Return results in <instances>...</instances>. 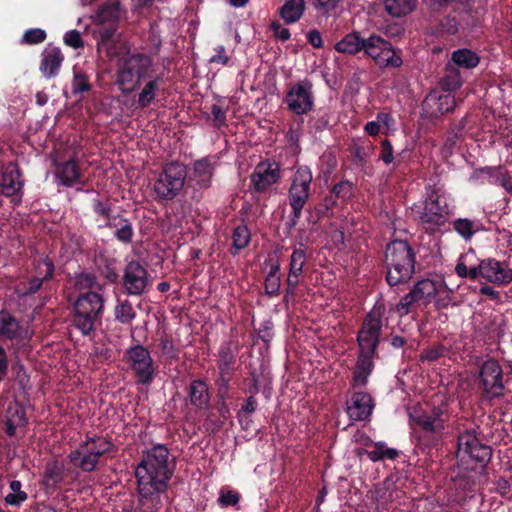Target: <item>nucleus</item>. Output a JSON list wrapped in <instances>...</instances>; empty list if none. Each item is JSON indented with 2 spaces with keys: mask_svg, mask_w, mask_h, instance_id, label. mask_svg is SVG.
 I'll return each instance as SVG.
<instances>
[{
  "mask_svg": "<svg viewBox=\"0 0 512 512\" xmlns=\"http://www.w3.org/2000/svg\"><path fill=\"white\" fill-rule=\"evenodd\" d=\"M256 409V401L253 397H249L246 403L242 406L241 412L239 413V417L241 418L243 413L250 414L254 412Z\"/></svg>",
  "mask_w": 512,
  "mask_h": 512,
  "instance_id": "0e129e2a",
  "label": "nucleus"
},
{
  "mask_svg": "<svg viewBox=\"0 0 512 512\" xmlns=\"http://www.w3.org/2000/svg\"><path fill=\"white\" fill-rule=\"evenodd\" d=\"M450 213L448 195L441 189H433L424 201L419 219L427 230L434 231L445 224Z\"/></svg>",
  "mask_w": 512,
  "mask_h": 512,
  "instance_id": "423d86ee",
  "label": "nucleus"
},
{
  "mask_svg": "<svg viewBox=\"0 0 512 512\" xmlns=\"http://www.w3.org/2000/svg\"><path fill=\"white\" fill-rule=\"evenodd\" d=\"M226 50L223 45H219L215 48V54L211 56L209 62L212 64H219L226 66L229 64V57L225 54Z\"/></svg>",
  "mask_w": 512,
  "mask_h": 512,
  "instance_id": "8fccbe9b",
  "label": "nucleus"
},
{
  "mask_svg": "<svg viewBox=\"0 0 512 512\" xmlns=\"http://www.w3.org/2000/svg\"><path fill=\"white\" fill-rule=\"evenodd\" d=\"M8 371V360L4 348L0 345V381L6 376Z\"/></svg>",
  "mask_w": 512,
  "mask_h": 512,
  "instance_id": "680f3d73",
  "label": "nucleus"
},
{
  "mask_svg": "<svg viewBox=\"0 0 512 512\" xmlns=\"http://www.w3.org/2000/svg\"><path fill=\"white\" fill-rule=\"evenodd\" d=\"M46 32L40 28H32L27 30L23 37L22 43L25 44H38L45 40Z\"/></svg>",
  "mask_w": 512,
  "mask_h": 512,
  "instance_id": "c03bdc74",
  "label": "nucleus"
},
{
  "mask_svg": "<svg viewBox=\"0 0 512 512\" xmlns=\"http://www.w3.org/2000/svg\"><path fill=\"white\" fill-rule=\"evenodd\" d=\"M458 25L455 18H447L441 22V29L448 34H454L458 31Z\"/></svg>",
  "mask_w": 512,
  "mask_h": 512,
  "instance_id": "6e6d98bb",
  "label": "nucleus"
},
{
  "mask_svg": "<svg viewBox=\"0 0 512 512\" xmlns=\"http://www.w3.org/2000/svg\"><path fill=\"white\" fill-rule=\"evenodd\" d=\"M132 234V227L127 221H124L122 226L115 231L116 237L123 242L130 241Z\"/></svg>",
  "mask_w": 512,
  "mask_h": 512,
  "instance_id": "603ef678",
  "label": "nucleus"
},
{
  "mask_svg": "<svg viewBox=\"0 0 512 512\" xmlns=\"http://www.w3.org/2000/svg\"><path fill=\"white\" fill-rule=\"evenodd\" d=\"M218 501L221 506H233L238 503L239 495L232 490L222 489Z\"/></svg>",
  "mask_w": 512,
  "mask_h": 512,
  "instance_id": "09e8293b",
  "label": "nucleus"
},
{
  "mask_svg": "<svg viewBox=\"0 0 512 512\" xmlns=\"http://www.w3.org/2000/svg\"><path fill=\"white\" fill-rule=\"evenodd\" d=\"M363 52L381 68L399 67L402 64L401 57L395 52L391 43L376 34L364 39Z\"/></svg>",
  "mask_w": 512,
  "mask_h": 512,
  "instance_id": "1a4fd4ad",
  "label": "nucleus"
},
{
  "mask_svg": "<svg viewBox=\"0 0 512 512\" xmlns=\"http://www.w3.org/2000/svg\"><path fill=\"white\" fill-rule=\"evenodd\" d=\"M115 316L122 323H130L135 318V312L128 302H121L115 308Z\"/></svg>",
  "mask_w": 512,
  "mask_h": 512,
  "instance_id": "79ce46f5",
  "label": "nucleus"
},
{
  "mask_svg": "<svg viewBox=\"0 0 512 512\" xmlns=\"http://www.w3.org/2000/svg\"><path fill=\"white\" fill-rule=\"evenodd\" d=\"M454 107V96L448 92H431L423 101V110L429 117H438L451 111Z\"/></svg>",
  "mask_w": 512,
  "mask_h": 512,
  "instance_id": "f3484780",
  "label": "nucleus"
},
{
  "mask_svg": "<svg viewBox=\"0 0 512 512\" xmlns=\"http://www.w3.org/2000/svg\"><path fill=\"white\" fill-rule=\"evenodd\" d=\"M491 454V448L480 443L472 432L462 433L458 437L456 456L461 462L484 465L490 460Z\"/></svg>",
  "mask_w": 512,
  "mask_h": 512,
  "instance_id": "9d476101",
  "label": "nucleus"
},
{
  "mask_svg": "<svg viewBox=\"0 0 512 512\" xmlns=\"http://www.w3.org/2000/svg\"><path fill=\"white\" fill-rule=\"evenodd\" d=\"M72 89L74 93H83L90 90L88 77L81 71H74Z\"/></svg>",
  "mask_w": 512,
  "mask_h": 512,
  "instance_id": "37998d69",
  "label": "nucleus"
},
{
  "mask_svg": "<svg viewBox=\"0 0 512 512\" xmlns=\"http://www.w3.org/2000/svg\"><path fill=\"white\" fill-rule=\"evenodd\" d=\"M306 262V253L302 249H295L290 259V270L287 283L290 288H295L299 282V276L302 273L303 266Z\"/></svg>",
  "mask_w": 512,
  "mask_h": 512,
  "instance_id": "393cba45",
  "label": "nucleus"
},
{
  "mask_svg": "<svg viewBox=\"0 0 512 512\" xmlns=\"http://www.w3.org/2000/svg\"><path fill=\"white\" fill-rule=\"evenodd\" d=\"M185 179V166L176 162L169 163L155 178L153 192L159 200H172L183 189Z\"/></svg>",
  "mask_w": 512,
  "mask_h": 512,
  "instance_id": "0eeeda50",
  "label": "nucleus"
},
{
  "mask_svg": "<svg viewBox=\"0 0 512 512\" xmlns=\"http://www.w3.org/2000/svg\"><path fill=\"white\" fill-rule=\"evenodd\" d=\"M62 61L63 56L58 48H46L42 54L40 70L45 77H54L58 74Z\"/></svg>",
  "mask_w": 512,
  "mask_h": 512,
  "instance_id": "5701e85b",
  "label": "nucleus"
},
{
  "mask_svg": "<svg viewBox=\"0 0 512 512\" xmlns=\"http://www.w3.org/2000/svg\"><path fill=\"white\" fill-rule=\"evenodd\" d=\"M211 113L217 125H223L226 119L225 110L219 105H213Z\"/></svg>",
  "mask_w": 512,
  "mask_h": 512,
  "instance_id": "4d7b16f0",
  "label": "nucleus"
},
{
  "mask_svg": "<svg viewBox=\"0 0 512 512\" xmlns=\"http://www.w3.org/2000/svg\"><path fill=\"white\" fill-rule=\"evenodd\" d=\"M502 368L495 360L485 361L480 371V381L484 392L490 397L500 396L504 390Z\"/></svg>",
  "mask_w": 512,
  "mask_h": 512,
  "instance_id": "2eb2a0df",
  "label": "nucleus"
},
{
  "mask_svg": "<svg viewBox=\"0 0 512 512\" xmlns=\"http://www.w3.org/2000/svg\"><path fill=\"white\" fill-rule=\"evenodd\" d=\"M453 62L463 68H473L479 63L478 56L469 49H459L452 54Z\"/></svg>",
  "mask_w": 512,
  "mask_h": 512,
  "instance_id": "f704fd0d",
  "label": "nucleus"
},
{
  "mask_svg": "<svg viewBox=\"0 0 512 512\" xmlns=\"http://www.w3.org/2000/svg\"><path fill=\"white\" fill-rule=\"evenodd\" d=\"M22 188L20 173L16 165L10 163L3 168L0 175V193L5 196H15Z\"/></svg>",
  "mask_w": 512,
  "mask_h": 512,
  "instance_id": "412c9836",
  "label": "nucleus"
},
{
  "mask_svg": "<svg viewBox=\"0 0 512 512\" xmlns=\"http://www.w3.org/2000/svg\"><path fill=\"white\" fill-rule=\"evenodd\" d=\"M114 30L113 29H106L101 32V40L98 43V46L105 47L107 46V54L109 57H113L115 55L110 45V39L113 36Z\"/></svg>",
  "mask_w": 512,
  "mask_h": 512,
  "instance_id": "3c124183",
  "label": "nucleus"
},
{
  "mask_svg": "<svg viewBox=\"0 0 512 512\" xmlns=\"http://www.w3.org/2000/svg\"><path fill=\"white\" fill-rule=\"evenodd\" d=\"M279 178V166L275 162H260L252 175V182L258 191L266 190L270 185L277 182Z\"/></svg>",
  "mask_w": 512,
  "mask_h": 512,
  "instance_id": "a211bd4d",
  "label": "nucleus"
},
{
  "mask_svg": "<svg viewBox=\"0 0 512 512\" xmlns=\"http://www.w3.org/2000/svg\"><path fill=\"white\" fill-rule=\"evenodd\" d=\"M28 498L27 493L22 489L19 480H12L9 484V492L5 495L4 501L7 505L18 507Z\"/></svg>",
  "mask_w": 512,
  "mask_h": 512,
  "instance_id": "c756f323",
  "label": "nucleus"
},
{
  "mask_svg": "<svg viewBox=\"0 0 512 512\" xmlns=\"http://www.w3.org/2000/svg\"><path fill=\"white\" fill-rule=\"evenodd\" d=\"M55 176L58 182L64 186H72L81 182L79 168L74 159L58 164Z\"/></svg>",
  "mask_w": 512,
  "mask_h": 512,
  "instance_id": "b1692460",
  "label": "nucleus"
},
{
  "mask_svg": "<svg viewBox=\"0 0 512 512\" xmlns=\"http://www.w3.org/2000/svg\"><path fill=\"white\" fill-rule=\"evenodd\" d=\"M509 487H510V483L508 480L504 479V478H499L497 481H496V489L498 490V492H500L502 495H505L508 493V490H509Z\"/></svg>",
  "mask_w": 512,
  "mask_h": 512,
  "instance_id": "338daca9",
  "label": "nucleus"
},
{
  "mask_svg": "<svg viewBox=\"0 0 512 512\" xmlns=\"http://www.w3.org/2000/svg\"><path fill=\"white\" fill-rule=\"evenodd\" d=\"M461 85V79L458 74L454 73L451 75H448L443 80V86L447 91L454 90Z\"/></svg>",
  "mask_w": 512,
  "mask_h": 512,
  "instance_id": "864d4df0",
  "label": "nucleus"
},
{
  "mask_svg": "<svg viewBox=\"0 0 512 512\" xmlns=\"http://www.w3.org/2000/svg\"><path fill=\"white\" fill-rule=\"evenodd\" d=\"M364 39L360 33L352 32L343 37L335 44V49L340 53L356 54L363 51Z\"/></svg>",
  "mask_w": 512,
  "mask_h": 512,
  "instance_id": "a878e982",
  "label": "nucleus"
},
{
  "mask_svg": "<svg viewBox=\"0 0 512 512\" xmlns=\"http://www.w3.org/2000/svg\"><path fill=\"white\" fill-rule=\"evenodd\" d=\"M174 471V459L166 446L157 444L148 449L135 470L141 512H157L160 494L167 488Z\"/></svg>",
  "mask_w": 512,
  "mask_h": 512,
  "instance_id": "f257e3e1",
  "label": "nucleus"
},
{
  "mask_svg": "<svg viewBox=\"0 0 512 512\" xmlns=\"http://www.w3.org/2000/svg\"><path fill=\"white\" fill-rule=\"evenodd\" d=\"M312 173L306 166L299 167L292 179L289 189V204L295 219L301 215V211L309 197Z\"/></svg>",
  "mask_w": 512,
  "mask_h": 512,
  "instance_id": "9b49d317",
  "label": "nucleus"
},
{
  "mask_svg": "<svg viewBox=\"0 0 512 512\" xmlns=\"http://www.w3.org/2000/svg\"><path fill=\"white\" fill-rule=\"evenodd\" d=\"M347 413L352 421L367 420L374 408L371 396L364 392L353 393L346 403Z\"/></svg>",
  "mask_w": 512,
  "mask_h": 512,
  "instance_id": "dca6fc26",
  "label": "nucleus"
},
{
  "mask_svg": "<svg viewBox=\"0 0 512 512\" xmlns=\"http://www.w3.org/2000/svg\"><path fill=\"white\" fill-rule=\"evenodd\" d=\"M75 286L80 296L75 303L74 323L85 335L93 330L95 321L103 310V299L97 292L100 286L94 277L88 274H79L75 279Z\"/></svg>",
  "mask_w": 512,
  "mask_h": 512,
  "instance_id": "7ed1b4c3",
  "label": "nucleus"
},
{
  "mask_svg": "<svg viewBox=\"0 0 512 512\" xmlns=\"http://www.w3.org/2000/svg\"><path fill=\"white\" fill-rule=\"evenodd\" d=\"M64 43L74 49L84 46L80 33L77 30H70L63 37Z\"/></svg>",
  "mask_w": 512,
  "mask_h": 512,
  "instance_id": "de8ad7c7",
  "label": "nucleus"
},
{
  "mask_svg": "<svg viewBox=\"0 0 512 512\" xmlns=\"http://www.w3.org/2000/svg\"><path fill=\"white\" fill-rule=\"evenodd\" d=\"M307 39L315 48H321L323 46L322 37L318 30H310L307 34Z\"/></svg>",
  "mask_w": 512,
  "mask_h": 512,
  "instance_id": "13d9d810",
  "label": "nucleus"
},
{
  "mask_svg": "<svg viewBox=\"0 0 512 512\" xmlns=\"http://www.w3.org/2000/svg\"><path fill=\"white\" fill-rule=\"evenodd\" d=\"M124 285L129 294L142 293L147 285L146 271L137 262H130L125 270Z\"/></svg>",
  "mask_w": 512,
  "mask_h": 512,
  "instance_id": "aec40b11",
  "label": "nucleus"
},
{
  "mask_svg": "<svg viewBox=\"0 0 512 512\" xmlns=\"http://www.w3.org/2000/svg\"><path fill=\"white\" fill-rule=\"evenodd\" d=\"M412 291L418 300V304L425 305L432 300H435L439 307H444L448 304L449 291L442 279H423L414 286Z\"/></svg>",
  "mask_w": 512,
  "mask_h": 512,
  "instance_id": "ddd939ff",
  "label": "nucleus"
},
{
  "mask_svg": "<svg viewBox=\"0 0 512 512\" xmlns=\"http://www.w3.org/2000/svg\"><path fill=\"white\" fill-rule=\"evenodd\" d=\"M367 454L372 461L376 462L384 458L394 459L398 455V452L395 449L387 448L384 443L379 442L376 443L373 449L368 451Z\"/></svg>",
  "mask_w": 512,
  "mask_h": 512,
  "instance_id": "4c0bfd02",
  "label": "nucleus"
},
{
  "mask_svg": "<svg viewBox=\"0 0 512 512\" xmlns=\"http://www.w3.org/2000/svg\"><path fill=\"white\" fill-rule=\"evenodd\" d=\"M413 303H418V300L416 299L414 292L411 290L407 295H405L400 302L396 306V311L399 313V315H406L409 312L410 306Z\"/></svg>",
  "mask_w": 512,
  "mask_h": 512,
  "instance_id": "49530a36",
  "label": "nucleus"
},
{
  "mask_svg": "<svg viewBox=\"0 0 512 512\" xmlns=\"http://www.w3.org/2000/svg\"><path fill=\"white\" fill-rule=\"evenodd\" d=\"M159 87V79L154 78L148 80L137 96V105L141 108L149 106L156 96Z\"/></svg>",
  "mask_w": 512,
  "mask_h": 512,
  "instance_id": "7c9ffc66",
  "label": "nucleus"
},
{
  "mask_svg": "<svg viewBox=\"0 0 512 512\" xmlns=\"http://www.w3.org/2000/svg\"><path fill=\"white\" fill-rule=\"evenodd\" d=\"M39 276L33 278L28 283L23 284V287H18L17 292L21 296H25L31 293H35L42 285L43 280L49 279L53 274V265L48 259H43L38 263L37 266Z\"/></svg>",
  "mask_w": 512,
  "mask_h": 512,
  "instance_id": "4be33fe9",
  "label": "nucleus"
},
{
  "mask_svg": "<svg viewBox=\"0 0 512 512\" xmlns=\"http://www.w3.org/2000/svg\"><path fill=\"white\" fill-rule=\"evenodd\" d=\"M18 322L6 311H0V334L8 339L18 335Z\"/></svg>",
  "mask_w": 512,
  "mask_h": 512,
  "instance_id": "473e14b6",
  "label": "nucleus"
},
{
  "mask_svg": "<svg viewBox=\"0 0 512 512\" xmlns=\"http://www.w3.org/2000/svg\"><path fill=\"white\" fill-rule=\"evenodd\" d=\"M128 361L138 381L150 384L153 381L154 365L149 351L142 346L132 347L128 352Z\"/></svg>",
  "mask_w": 512,
  "mask_h": 512,
  "instance_id": "4468645a",
  "label": "nucleus"
},
{
  "mask_svg": "<svg viewBox=\"0 0 512 512\" xmlns=\"http://www.w3.org/2000/svg\"><path fill=\"white\" fill-rule=\"evenodd\" d=\"M233 248L238 251L245 248L250 241V233L246 226H238L233 232Z\"/></svg>",
  "mask_w": 512,
  "mask_h": 512,
  "instance_id": "a19ab883",
  "label": "nucleus"
},
{
  "mask_svg": "<svg viewBox=\"0 0 512 512\" xmlns=\"http://www.w3.org/2000/svg\"><path fill=\"white\" fill-rule=\"evenodd\" d=\"M191 402L198 406H205L209 401L207 385L202 381H194L190 386Z\"/></svg>",
  "mask_w": 512,
  "mask_h": 512,
  "instance_id": "72a5a7b5",
  "label": "nucleus"
},
{
  "mask_svg": "<svg viewBox=\"0 0 512 512\" xmlns=\"http://www.w3.org/2000/svg\"><path fill=\"white\" fill-rule=\"evenodd\" d=\"M445 349L440 346L429 347L420 354V361L434 362L445 355Z\"/></svg>",
  "mask_w": 512,
  "mask_h": 512,
  "instance_id": "a18cd8bd",
  "label": "nucleus"
},
{
  "mask_svg": "<svg viewBox=\"0 0 512 512\" xmlns=\"http://www.w3.org/2000/svg\"><path fill=\"white\" fill-rule=\"evenodd\" d=\"M482 277L495 284H508L512 282V269L503 266L495 259L481 261Z\"/></svg>",
  "mask_w": 512,
  "mask_h": 512,
  "instance_id": "6ab92c4d",
  "label": "nucleus"
},
{
  "mask_svg": "<svg viewBox=\"0 0 512 512\" xmlns=\"http://www.w3.org/2000/svg\"><path fill=\"white\" fill-rule=\"evenodd\" d=\"M376 121L378 122L380 128L384 127L387 130H392L394 128V120L388 113H378L376 116Z\"/></svg>",
  "mask_w": 512,
  "mask_h": 512,
  "instance_id": "5fc2aeb1",
  "label": "nucleus"
},
{
  "mask_svg": "<svg viewBox=\"0 0 512 512\" xmlns=\"http://www.w3.org/2000/svg\"><path fill=\"white\" fill-rule=\"evenodd\" d=\"M381 158L382 160L386 163V164H389L392 162L393 160V150H392V146L391 144L389 143V141L385 140L382 142V155H381Z\"/></svg>",
  "mask_w": 512,
  "mask_h": 512,
  "instance_id": "bf43d9fd",
  "label": "nucleus"
},
{
  "mask_svg": "<svg viewBox=\"0 0 512 512\" xmlns=\"http://www.w3.org/2000/svg\"><path fill=\"white\" fill-rule=\"evenodd\" d=\"M110 443L104 438H91L69 454L71 463L84 471L96 468L99 457L110 449Z\"/></svg>",
  "mask_w": 512,
  "mask_h": 512,
  "instance_id": "6e6552de",
  "label": "nucleus"
},
{
  "mask_svg": "<svg viewBox=\"0 0 512 512\" xmlns=\"http://www.w3.org/2000/svg\"><path fill=\"white\" fill-rule=\"evenodd\" d=\"M284 103L297 115L310 112L314 106L311 82L303 80L292 85L285 96Z\"/></svg>",
  "mask_w": 512,
  "mask_h": 512,
  "instance_id": "f8f14e48",
  "label": "nucleus"
},
{
  "mask_svg": "<svg viewBox=\"0 0 512 512\" xmlns=\"http://www.w3.org/2000/svg\"><path fill=\"white\" fill-rule=\"evenodd\" d=\"M120 16L119 5L111 3L101 7V9L94 16L96 23L103 24L106 22H114Z\"/></svg>",
  "mask_w": 512,
  "mask_h": 512,
  "instance_id": "c9c22d12",
  "label": "nucleus"
},
{
  "mask_svg": "<svg viewBox=\"0 0 512 512\" xmlns=\"http://www.w3.org/2000/svg\"><path fill=\"white\" fill-rule=\"evenodd\" d=\"M271 27L274 31L275 36L280 40L286 41L290 38L289 30L287 28H282L279 23H273Z\"/></svg>",
  "mask_w": 512,
  "mask_h": 512,
  "instance_id": "052dcab7",
  "label": "nucleus"
},
{
  "mask_svg": "<svg viewBox=\"0 0 512 512\" xmlns=\"http://www.w3.org/2000/svg\"><path fill=\"white\" fill-rule=\"evenodd\" d=\"M194 170L199 178L198 181L203 185H207L213 173L210 162L207 159H201L195 162Z\"/></svg>",
  "mask_w": 512,
  "mask_h": 512,
  "instance_id": "ea45409f",
  "label": "nucleus"
},
{
  "mask_svg": "<svg viewBox=\"0 0 512 512\" xmlns=\"http://www.w3.org/2000/svg\"><path fill=\"white\" fill-rule=\"evenodd\" d=\"M455 270L460 277H468L469 268L462 261L457 263Z\"/></svg>",
  "mask_w": 512,
  "mask_h": 512,
  "instance_id": "774afa93",
  "label": "nucleus"
},
{
  "mask_svg": "<svg viewBox=\"0 0 512 512\" xmlns=\"http://www.w3.org/2000/svg\"><path fill=\"white\" fill-rule=\"evenodd\" d=\"M305 10V0H287L280 10L282 19L287 24L297 22Z\"/></svg>",
  "mask_w": 512,
  "mask_h": 512,
  "instance_id": "bb28decb",
  "label": "nucleus"
},
{
  "mask_svg": "<svg viewBox=\"0 0 512 512\" xmlns=\"http://www.w3.org/2000/svg\"><path fill=\"white\" fill-rule=\"evenodd\" d=\"M151 64L149 57L139 54L120 58L115 75L116 85L125 94L134 91L149 76Z\"/></svg>",
  "mask_w": 512,
  "mask_h": 512,
  "instance_id": "39448f33",
  "label": "nucleus"
},
{
  "mask_svg": "<svg viewBox=\"0 0 512 512\" xmlns=\"http://www.w3.org/2000/svg\"><path fill=\"white\" fill-rule=\"evenodd\" d=\"M417 0H384L385 10L392 17L410 14L416 8Z\"/></svg>",
  "mask_w": 512,
  "mask_h": 512,
  "instance_id": "cd10ccee",
  "label": "nucleus"
},
{
  "mask_svg": "<svg viewBox=\"0 0 512 512\" xmlns=\"http://www.w3.org/2000/svg\"><path fill=\"white\" fill-rule=\"evenodd\" d=\"M387 282L398 285L408 281L414 273V253L406 241H392L386 248Z\"/></svg>",
  "mask_w": 512,
  "mask_h": 512,
  "instance_id": "20e7f679",
  "label": "nucleus"
},
{
  "mask_svg": "<svg viewBox=\"0 0 512 512\" xmlns=\"http://www.w3.org/2000/svg\"><path fill=\"white\" fill-rule=\"evenodd\" d=\"M383 313V307L375 305L366 316L358 332L359 358L354 374L356 385H365L367 377L372 371V358L379 342Z\"/></svg>",
  "mask_w": 512,
  "mask_h": 512,
  "instance_id": "f03ea898",
  "label": "nucleus"
},
{
  "mask_svg": "<svg viewBox=\"0 0 512 512\" xmlns=\"http://www.w3.org/2000/svg\"><path fill=\"white\" fill-rule=\"evenodd\" d=\"M410 420L426 430L434 431L442 427L441 422L424 414L421 408L415 407L409 410Z\"/></svg>",
  "mask_w": 512,
  "mask_h": 512,
  "instance_id": "c85d7f7f",
  "label": "nucleus"
},
{
  "mask_svg": "<svg viewBox=\"0 0 512 512\" xmlns=\"http://www.w3.org/2000/svg\"><path fill=\"white\" fill-rule=\"evenodd\" d=\"M62 479V467L57 462L47 464L45 471V484L48 487H54Z\"/></svg>",
  "mask_w": 512,
  "mask_h": 512,
  "instance_id": "58836bf2",
  "label": "nucleus"
},
{
  "mask_svg": "<svg viewBox=\"0 0 512 512\" xmlns=\"http://www.w3.org/2000/svg\"><path fill=\"white\" fill-rule=\"evenodd\" d=\"M454 229L465 239H470L480 230V224L469 219H458L454 222Z\"/></svg>",
  "mask_w": 512,
  "mask_h": 512,
  "instance_id": "e433bc0d",
  "label": "nucleus"
},
{
  "mask_svg": "<svg viewBox=\"0 0 512 512\" xmlns=\"http://www.w3.org/2000/svg\"><path fill=\"white\" fill-rule=\"evenodd\" d=\"M365 131L371 135V136H375L377 135L379 132H380V126L378 124V122L376 120L374 121H370L368 122L366 125H365Z\"/></svg>",
  "mask_w": 512,
  "mask_h": 512,
  "instance_id": "69168bd1",
  "label": "nucleus"
},
{
  "mask_svg": "<svg viewBox=\"0 0 512 512\" xmlns=\"http://www.w3.org/2000/svg\"><path fill=\"white\" fill-rule=\"evenodd\" d=\"M25 419L22 409L18 405L10 406L6 416V432L10 436L14 435L18 426L24 425Z\"/></svg>",
  "mask_w": 512,
  "mask_h": 512,
  "instance_id": "2f4dec72",
  "label": "nucleus"
},
{
  "mask_svg": "<svg viewBox=\"0 0 512 512\" xmlns=\"http://www.w3.org/2000/svg\"><path fill=\"white\" fill-rule=\"evenodd\" d=\"M338 0H315V6L324 11H330L336 7Z\"/></svg>",
  "mask_w": 512,
  "mask_h": 512,
  "instance_id": "e2e57ef3",
  "label": "nucleus"
}]
</instances>
